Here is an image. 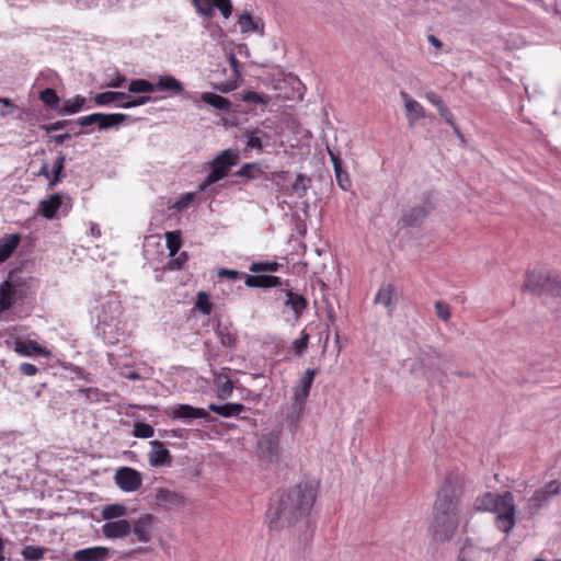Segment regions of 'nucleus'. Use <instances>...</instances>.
<instances>
[{"label": "nucleus", "mask_w": 561, "mask_h": 561, "mask_svg": "<svg viewBox=\"0 0 561 561\" xmlns=\"http://www.w3.org/2000/svg\"><path fill=\"white\" fill-rule=\"evenodd\" d=\"M317 499L316 488L308 483H298L282 494L276 507L267 512L268 527L271 531H279L285 528L302 530L299 541L307 542L313 533L308 518Z\"/></svg>", "instance_id": "obj_1"}, {"label": "nucleus", "mask_w": 561, "mask_h": 561, "mask_svg": "<svg viewBox=\"0 0 561 561\" xmlns=\"http://www.w3.org/2000/svg\"><path fill=\"white\" fill-rule=\"evenodd\" d=\"M462 489L456 478H447L437 493L433 508V536L440 542L450 540L459 526Z\"/></svg>", "instance_id": "obj_2"}, {"label": "nucleus", "mask_w": 561, "mask_h": 561, "mask_svg": "<svg viewBox=\"0 0 561 561\" xmlns=\"http://www.w3.org/2000/svg\"><path fill=\"white\" fill-rule=\"evenodd\" d=\"M30 294V282L22 276L11 274L0 284V313L22 305Z\"/></svg>", "instance_id": "obj_3"}, {"label": "nucleus", "mask_w": 561, "mask_h": 561, "mask_svg": "<svg viewBox=\"0 0 561 561\" xmlns=\"http://www.w3.org/2000/svg\"><path fill=\"white\" fill-rule=\"evenodd\" d=\"M492 513L495 514L494 525L505 535L504 541H506L517 522L516 504L513 493L505 491L499 494Z\"/></svg>", "instance_id": "obj_4"}, {"label": "nucleus", "mask_w": 561, "mask_h": 561, "mask_svg": "<svg viewBox=\"0 0 561 561\" xmlns=\"http://www.w3.org/2000/svg\"><path fill=\"white\" fill-rule=\"evenodd\" d=\"M238 162V154L232 149H226L210 162V172L198 185V192H207L216 182L229 174L231 167Z\"/></svg>", "instance_id": "obj_5"}, {"label": "nucleus", "mask_w": 561, "mask_h": 561, "mask_svg": "<svg viewBox=\"0 0 561 561\" xmlns=\"http://www.w3.org/2000/svg\"><path fill=\"white\" fill-rule=\"evenodd\" d=\"M561 494V482L551 480L545 485L536 489L525 501V511L528 515L535 516L541 510L547 508L552 501Z\"/></svg>", "instance_id": "obj_6"}, {"label": "nucleus", "mask_w": 561, "mask_h": 561, "mask_svg": "<svg viewBox=\"0 0 561 561\" xmlns=\"http://www.w3.org/2000/svg\"><path fill=\"white\" fill-rule=\"evenodd\" d=\"M524 290L561 297V280L558 276L543 275L533 271L527 274Z\"/></svg>", "instance_id": "obj_7"}, {"label": "nucleus", "mask_w": 561, "mask_h": 561, "mask_svg": "<svg viewBox=\"0 0 561 561\" xmlns=\"http://www.w3.org/2000/svg\"><path fill=\"white\" fill-rule=\"evenodd\" d=\"M98 330L105 343L111 345L125 341L129 332L128 325L122 317L114 319L105 313L100 314Z\"/></svg>", "instance_id": "obj_8"}, {"label": "nucleus", "mask_w": 561, "mask_h": 561, "mask_svg": "<svg viewBox=\"0 0 561 561\" xmlns=\"http://www.w3.org/2000/svg\"><path fill=\"white\" fill-rule=\"evenodd\" d=\"M317 375L316 369L308 368L304 376L299 379L298 383L294 387L293 393V413H295V421L299 420L300 413L304 410L307 398L309 397L310 388Z\"/></svg>", "instance_id": "obj_9"}, {"label": "nucleus", "mask_w": 561, "mask_h": 561, "mask_svg": "<svg viewBox=\"0 0 561 561\" xmlns=\"http://www.w3.org/2000/svg\"><path fill=\"white\" fill-rule=\"evenodd\" d=\"M279 433L263 434L257 442L259 457L267 462H277L280 456Z\"/></svg>", "instance_id": "obj_10"}, {"label": "nucleus", "mask_w": 561, "mask_h": 561, "mask_svg": "<svg viewBox=\"0 0 561 561\" xmlns=\"http://www.w3.org/2000/svg\"><path fill=\"white\" fill-rule=\"evenodd\" d=\"M196 13L201 16L211 18L218 9L222 18L228 19L232 13L231 0H191Z\"/></svg>", "instance_id": "obj_11"}, {"label": "nucleus", "mask_w": 561, "mask_h": 561, "mask_svg": "<svg viewBox=\"0 0 561 561\" xmlns=\"http://www.w3.org/2000/svg\"><path fill=\"white\" fill-rule=\"evenodd\" d=\"M115 483L124 492H135L142 484V477L136 469L122 467L115 472Z\"/></svg>", "instance_id": "obj_12"}, {"label": "nucleus", "mask_w": 561, "mask_h": 561, "mask_svg": "<svg viewBox=\"0 0 561 561\" xmlns=\"http://www.w3.org/2000/svg\"><path fill=\"white\" fill-rule=\"evenodd\" d=\"M70 198L64 197L59 193L50 195L47 199L41 202V214L46 219L56 218V214L59 209H62L64 214H67L70 209Z\"/></svg>", "instance_id": "obj_13"}, {"label": "nucleus", "mask_w": 561, "mask_h": 561, "mask_svg": "<svg viewBox=\"0 0 561 561\" xmlns=\"http://www.w3.org/2000/svg\"><path fill=\"white\" fill-rule=\"evenodd\" d=\"M154 516L151 514H144L135 519L131 524V531L135 539L141 543H148L151 540Z\"/></svg>", "instance_id": "obj_14"}, {"label": "nucleus", "mask_w": 561, "mask_h": 561, "mask_svg": "<svg viewBox=\"0 0 561 561\" xmlns=\"http://www.w3.org/2000/svg\"><path fill=\"white\" fill-rule=\"evenodd\" d=\"M171 417L176 420H183L190 422L195 419H202L205 421H211L210 414L201 408H194L188 404H179L174 407L170 412Z\"/></svg>", "instance_id": "obj_15"}, {"label": "nucleus", "mask_w": 561, "mask_h": 561, "mask_svg": "<svg viewBox=\"0 0 561 561\" xmlns=\"http://www.w3.org/2000/svg\"><path fill=\"white\" fill-rule=\"evenodd\" d=\"M98 321H100V314H106L111 318H121L123 314V307L121 300L116 294H111L103 298L100 304L94 308Z\"/></svg>", "instance_id": "obj_16"}, {"label": "nucleus", "mask_w": 561, "mask_h": 561, "mask_svg": "<svg viewBox=\"0 0 561 561\" xmlns=\"http://www.w3.org/2000/svg\"><path fill=\"white\" fill-rule=\"evenodd\" d=\"M156 501L158 506L165 510H180L185 505V497L181 493L168 489H160Z\"/></svg>", "instance_id": "obj_17"}, {"label": "nucleus", "mask_w": 561, "mask_h": 561, "mask_svg": "<svg viewBox=\"0 0 561 561\" xmlns=\"http://www.w3.org/2000/svg\"><path fill=\"white\" fill-rule=\"evenodd\" d=\"M151 450L148 455V460L151 467L170 466L172 456L170 451L164 448L163 443L160 440L150 442Z\"/></svg>", "instance_id": "obj_18"}, {"label": "nucleus", "mask_w": 561, "mask_h": 561, "mask_svg": "<svg viewBox=\"0 0 561 561\" xmlns=\"http://www.w3.org/2000/svg\"><path fill=\"white\" fill-rule=\"evenodd\" d=\"M131 531V524L127 519H118L107 522L102 526V533L105 538L118 539L124 538Z\"/></svg>", "instance_id": "obj_19"}, {"label": "nucleus", "mask_w": 561, "mask_h": 561, "mask_svg": "<svg viewBox=\"0 0 561 561\" xmlns=\"http://www.w3.org/2000/svg\"><path fill=\"white\" fill-rule=\"evenodd\" d=\"M110 549L106 547H89L73 552V561H105Z\"/></svg>", "instance_id": "obj_20"}, {"label": "nucleus", "mask_w": 561, "mask_h": 561, "mask_svg": "<svg viewBox=\"0 0 561 561\" xmlns=\"http://www.w3.org/2000/svg\"><path fill=\"white\" fill-rule=\"evenodd\" d=\"M228 373L229 368H222L220 371L214 373V385L220 399L229 398L233 391V385Z\"/></svg>", "instance_id": "obj_21"}, {"label": "nucleus", "mask_w": 561, "mask_h": 561, "mask_svg": "<svg viewBox=\"0 0 561 561\" xmlns=\"http://www.w3.org/2000/svg\"><path fill=\"white\" fill-rule=\"evenodd\" d=\"M15 353L23 357H31L34 353L48 358L51 356V352L46 347L41 346L38 343L32 340H21L15 343Z\"/></svg>", "instance_id": "obj_22"}, {"label": "nucleus", "mask_w": 561, "mask_h": 561, "mask_svg": "<svg viewBox=\"0 0 561 561\" xmlns=\"http://www.w3.org/2000/svg\"><path fill=\"white\" fill-rule=\"evenodd\" d=\"M400 96L404 102L409 125L413 126L419 119L425 116L424 108L417 101L411 99L407 92L401 91Z\"/></svg>", "instance_id": "obj_23"}, {"label": "nucleus", "mask_w": 561, "mask_h": 561, "mask_svg": "<svg viewBox=\"0 0 561 561\" xmlns=\"http://www.w3.org/2000/svg\"><path fill=\"white\" fill-rule=\"evenodd\" d=\"M425 99L431 104L436 106V108H437L439 115L442 116V118L451 126V128L454 129V131L456 134L460 135L459 128H458V126L454 122V115L449 111V108L445 105L443 100L435 92H427L425 94Z\"/></svg>", "instance_id": "obj_24"}, {"label": "nucleus", "mask_w": 561, "mask_h": 561, "mask_svg": "<svg viewBox=\"0 0 561 561\" xmlns=\"http://www.w3.org/2000/svg\"><path fill=\"white\" fill-rule=\"evenodd\" d=\"M238 24L243 34L257 33L263 35L264 23L261 19H254L250 12H243L239 15Z\"/></svg>", "instance_id": "obj_25"}, {"label": "nucleus", "mask_w": 561, "mask_h": 561, "mask_svg": "<svg viewBox=\"0 0 561 561\" xmlns=\"http://www.w3.org/2000/svg\"><path fill=\"white\" fill-rule=\"evenodd\" d=\"M285 306L294 312L296 319H299L308 307L307 299L291 289L285 290Z\"/></svg>", "instance_id": "obj_26"}, {"label": "nucleus", "mask_w": 561, "mask_h": 561, "mask_svg": "<svg viewBox=\"0 0 561 561\" xmlns=\"http://www.w3.org/2000/svg\"><path fill=\"white\" fill-rule=\"evenodd\" d=\"M431 209V204L425 202L422 205L415 206L405 211L401 221L404 226H416L422 221L423 218L426 217Z\"/></svg>", "instance_id": "obj_27"}, {"label": "nucleus", "mask_w": 561, "mask_h": 561, "mask_svg": "<svg viewBox=\"0 0 561 561\" xmlns=\"http://www.w3.org/2000/svg\"><path fill=\"white\" fill-rule=\"evenodd\" d=\"M154 85V92H172L174 94H180L184 91V87L180 80H178L175 77L167 75V76H159V79Z\"/></svg>", "instance_id": "obj_28"}, {"label": "nucleus", "mask_w": 561, "mask_h": 561, "mask_svg": "<svg viewBox=\"0 0 561 561\" xmlns=\"http://www.w3.org/2000/svg\"><path fill=\"white\" fill-rule=\"evenodd\" d=\"M244 139L247 149L250 150H261L270 142V136L259 128L248 131L244 135Z\"/></svg>", "instance_id": "obj_29"}, {"label": "nucleus", "mask_w": 561, "mask_h": 561, "mask_svg": "<svg viewBox=\"0 0 561 561\" xmlns=\"http://www.w3.org/2000/svg\"><path fill=\"white\" fill-rule=\"evenodd\" d=\"M20 241L21 237L18 233L7 234L0 239V264L12 255Z\"/></svg>", "instance_id": "obj_30"}, {"label": "nucleus", "mask_w": 561, "mask_h": 561, "mask_svg": "<svg viewBox=\"0 0 561 561\" xmlns=\"http://www.w3.org/2000/svg\"><path fill=\"white\" fill-rule=\"evenodd\" d=\"M127 99H129V95L125 92L119 91H106L102 93H98L94 96V102L99 106H107L112 103H124Z\"/></svg>", "instance_id": "obj_31"}, {"label": "nucleus", "mask_w": 561, "mask_h": 561, "mask_svg": "<svg viewBox=\"0 0 561 561\" xmlns=\"http://www.w3.org/2000/svg\"><path fill=\"white\" fill-rule=\"evenodd\" d=\"M208 409L220 415V416H224V417H231V416H237L239 415L241 412H243L245 410V407L241 403H225V404H215V403H210L208 405Z\"/></svg>", "instance_id": "obj_32"}, {"label": "nucleus", "mask_w": 561, "mask_h": 561, "mask_svg": "<svg viewBox=\"0 0 561 561\" xmlns=\"http://www.w3.org/2000/svg\"><path fill=\"white\" fill-rule=\"evenodd\" d=\"M85 98L79 94L71 99H68L60 106L59 114L73 115L79 113L82 108H90V106H85Z\"/></svg>", "instance_id": "obj_33"}, {"label": "nucleus", "mask_w": 561, "mask_h": 561, "mask_svg": "<svg viewBox=\"0 0 561 561\" xmlns=\"http://www.w3.org/2000/svg\"><path fill=\"white\" fill-rule=\"evenodd\" d=\"M201 100L204 103H206L217 110H220V111H229V108L231 106V102L227 98L221 96L216 93H211V92L202 93Z\"/></svg>", "instance_id": "obj_34"}, {"label": "nucleus", "mask_w": 561, "mask_h": 561, "mask_svg": "<svg viewBox=\"0 0 561 561\" xmlns=\"http://www.w3.org/2000/svg\"><path fill=\"white\" fill-rule=\"evenodd\" d=\"M499 494L485 492L474 500V510L478 512H491L494 508Z\"/></svg>", "instance_id": "obj_35"}, {"label": "nucleus", "mask_w": 561, "mask_h": 561, "mask_svg": "<svg viewBox=\"0 0 561 561\" xmlns=\"http://www.w3.org/2000/svg\"><path fill=\"white\" fill-rule=\"evenodd\" d=\"M127 115L121 113L114 114H104L103 117L99 119V129L106 130L113 127H117L125 122Z\"/></svg>", "instance_id": "obj_36"}, {"label": "nucleus", "mask_w": 561, "mask_h": 561, "mask_svg": "<svg viewBox=\"0 0 561 561\" xmlns=\"http://www.w3.org/2000/svg\"><path fill=\"white\" fill-rule=\"evenodd\" d=\"M393 294H394L393 286H391V285L383 286L377 291V294L375 296V302L382 305L385 308H387L391 311L392 307H393V304H392Z\"/></svg>", "instance_id": "obj_37"}, {"label": "nucleus", "mask_w": 561, "mask_h": 561, "mask_svg": "<svg viewBox=\"0 0 561 561\" xmlns=\"http://www.w3.org/2000/svg\"><path fill=\"white\" fill-rule=\"evenodd\" d=\"M311 180L301 173L297 174L295 182L290 187V195H296L297 197H304L307 194V191L310 186Z\"/></svg>", "instance_id": "obj_38"}, {"label": "nucleus", "mask_w": 561, "mask_h": 561, "mask_svg": "<svg viewBox=\"0 0 561 561\" xmlns=\"http://www.w3.org/2000/svg\"><path fill=\"white\" fill-rule=\"evenodd\" d=\"M39 100L48 107L53 110L60 108V99L57 92L51 88H46L39 92Z\"/></svg>", "instance_id": "obj_39"}, {"label": "nucleus", "mask_w": 561, "mask_h": 561, "mask_svg": "<svg viewBox=\"0 0 561 561\" xmlns=\"http://www.w3.org/2000/svg\"><path fill=\"white\" fill-rule=\"evenodd\" d=\"M128 91L131 93H152L154 85L146 79H133L128 83Z\"/></svg>", "instance_id": "obj_40"}, {"label": "nucleus", "mask_w": 561, "mask_h": 561, "mask_svg": "<svg viewBox=\"0 0 561 561\" xmlns=\"http://www.w3.org/2000/svg\"><path fill=\"white\" fill-rule=\"evenodd\" d=\"M126 511V507L122 504H110L103 507L101 515L104 520H111L125 516Z\"/></svg>", "instance_id": "obj_41"}, {"label": "nucleus", "mask_w": 561, "mask_h": 561, "mask_svg": "<svg viewBox=\"0 0 561 561\" xmlns=\"http://www.w3.org/2000/svg\"><path fill=\"white\" fill-rule=\"evenodd\" d=\"M242 101L265 107L270 104L271 96L255 91H248L243 94Z\"/></svg>", "instance_id": "obj_42"}, {"label": "nucleus", "mask_w": 561, "mask_h": 561, "mask_svg": "<svg viewBox=\"0 0 561 561\" xmlns=\"http://www.w3.org/2000/svg\"><path fill=\"white\" fill-rule=\"evenodd\" d=\"M167 248L170 256H175L181 248V233L180 231H169L165 233Z\"/></svg>", "instance_id": "obj_43"}, {"label": "nucleus", "mask_w": 561, "mask_h": 561, "mask_svg": "<svg viewBox=\"0 0 561 561\" xmlns=\"http://www.w3.org/2000/svg\"><path fill=\"white\" fill-rule=\"evenodd\" d=\"M237 174L241 178H247L249 180H255V179H259L263 174V171L256 163H245L239 169Z\"/></svg>", "instance_id": "obj_44"}, {"label": "nucleus", "mask_w": 561, "mask_h": 561, "mask_svg": "<svg viewBox=\"0 0 561 561\" xmlns=\"http://www.w3.org/2000/svg\"><path fill=\"white\" fill-rule=\"evenodd\" d=\"M65 162H66V157L60 153L55 163H54V167H53V179L49 181V185L50 186H54L56 185L57 183H59L64 175H62V171L65 169Z\"/></svg>", "instance_id": "obj_45"}, {"label": "nucleus", "mask_w": 561, "mask_h": 561, "mask_svg": "<svg viewBox=\"0 0 561 561\" xmlns=\"http://www.w3.org/2000/svg\"><path fill=\"white\" fill-rule=\"evenodd\" d=\"M79 393L84 396L88 403L102 402L106 397V394L98 388H81L79 389Z\"/></svg>", "instance_id": "obj_46"}, {"label": "nucleus", "mask_w": 561, "mask_h": 561, "mask_svg": "<svg viewBox=\"0 0 561 561\" xmlns=\"http://www.w3.org/2000/svg\"><path fill=\"white\" fill-rule=\"evenodd\" d=\"M154 434V428L145 422H136L133 428V435L137 438H150Z\"/></svg>", "instance_id": "obj_47"}, {"label": "nucleus", "mask_w": 561, "mask_h": 561, "mask_svg": "<svg viewBox=\"0 0 561 561\" xmlns=\"http://www.w3.org/2000/svg\"><path fill=\"white\" fill-rule=\"evenodd\" d=\"M45 549L36 546H26L21 554L27 561H39L44 558Z\"/></svg>", "instance_id": "obj_48"}, {"label": "nucleus", "mask_w": 561, "mask_h": 561, "mask_svg": "<svg viewBox=\"0 0 561 561\" xmlns=\"http://www.w3.org/2000/svg\"><path fill=\"white\" fill-rule=\"evenodd\" d=\"M280 265L276 261H267V262H253L249 270L253 273L259 272H277Z\"/></svg>", "instance_id": "obj_49"}, {"label": "nucleus", "mask_w": 561, "mask_h": 561, "mask_svg": "<svg viewBox=\"0 0 561 561\" xmlns=\"http://www.w3.org/2000/svg\"><path fill=\"white\" fill-rule=\"evenodd\" d=\"M217 335L224 346L231 347L236 343L234 334L227 327L218 325Z\"/></svg>", "instance_id": "obj_50"}, {"label": "nucleus", "mask_w": 561, "mask_h": 561, "mask_svg": "<svg viewBox=\"0 0 561 561\" xmlns=\"http://www.w3.org/2000/svg\"><path fill=\"white\" fill-rule=\"evenodd\" d=\"M188 260V255L186 252H181L175 256H171L170 261L167 263L165 268L170 271H176L184 267Z\"/></svg>", "instance_id": "obj_51"}, {"label": "nucleus", "mask_w": 561, "mask_h": 561, "mask_svg": "<svg viewBox=\"0 0 561 561\" xmlns=\"http://www.w3.org/2000/svg\"><path fill=\"white\" fill-rule=\"evenodd\" d=\"M196 193L188 192L183 194L174 204L173 208L178 211L186 209L195 199Z\"/></svg>", "instance_id": "obj_52"}, {"label": "nucleus", "mask_w": 561, "mask_h": 561, "mask_svg": "<svg viewBox=\"0 0 561 561\" xmlns=\"http://www.w3.org/2000/svg\"><path fill=\"white\" fill-rule=\"evenodd\" d=\"M196 308L204 314H209L211 312L213 304L209 301L206 293H198Z\"/></svg>", "instance_id": "obj_53"}, {"label": "nucleus", "mask_w": 561, "mask_h": 561, "mask_svg": "<svg viewBox=\"0 0 561 561\" xmlns=\"http://www.w3.org/2000/svg\"><path fill=\"white\" fill-rule=\"evenodd\" d=\"M435 307V313L437 318L444 322H447L450 319V308L447 304L444 301L437 300L434 304Z\"/></svg>", "instance_id": "obj_54"}, {"label": "nucleus", "mask_w": 561, "mask_h": 561, "mask_svg": "<svg viewBox=\"0 0 561 561\" xmlns=\"http://www.w3.org/2000/svg\"><path fill=\"white\" fill-rule=\"evenodd\" d=\"M334 173L337 185L343 191H347L352 185L348 173L344 171L343 168L335 170Z\"/></svg>", "instance_id": "obj_55"}, {"label": "nucleus", "mask_w": 561, "mask_h": 561, "mask_svg": "<svg viewBox=\"0 0 561 561\" xmlns=\"http://www.w3.org/2000/svg\"><path fill=\"white\" fill-rule=\"evenodd\" d=\"M103 117V113H92L87 116L79 117L75 123L81 127H88L92 124L99 125V119Z\"/></svg>", "instance_id": "obj_56"}, {"label": "nucleus", "mask_w": 561, "mask_h": 561, "mask_svg": "<svg viewBox=\"0 0 561 561\" xmlns=\"http://www.w3.org/2000/svg\"><path fill=\"white\" fill-rule=\"evenodd\" d=\"M260 288H273L282 285V279L274 275H261Z\"/></svg>", "instance_id": "obj_57"}, {"label": "nucleus", "mask_w": 561, "mask_h": 561, "mask_svg": "<svg viewBox=\"0 0 561 561\" xmlns=\"http://www.w3.org/2000/svg\"><path fill=\"white\" fill-rule=\"evenodd\" d=\"M151 101L150 96H138L135 99H127L124 103L121 104L123 108H133L137 106L145 105Z\"/></svg>", "instance_id": "obj_58"}, {"label": "nucleus", "mask_w": 561, "mask_h": 561, "mask_svg": "<svg viewBox=\"0 0 561 561\" xmlns=\"http://www.w3.org/2000/svg\"><path fill=\"white\" fill-rule=\"evenodd\" d=\"M15 110V105L8 98H0V115L2 117L9 116Z\"/></svg>", "instance_id": "obj_59"}, {"label": "nucleus", "mask_w": 561, "mask_h": 561, "mask_svg": "<svg viewBox=\"0 0 561 561\" xmlns=\"http://www.w3.org/2000/svg\"><path fill=\"white\" fill-rule=\"evenodd\" d=\"M308 339L309 335L302 332V335L293 342V348L297 354H301L307 348Z\"/></svg>", "instance_id": "obj_60"}, {"label": "nucleus", "mask_w": 561, "mask_h": 561, "mask_svg": "<svg viewBox=\"0 0 561 561\" xmlns=\"http://www.w3.org/2000/svg\"><path fill=\"white\" fill-rule=\"evenodd\" d=\"M19 371L26 377L35 376L38 373V368L30 363H22L19 366Z\"/></svg>", "instance_id": "obj_61"}, {"label": "nucleus", "mask_w": 561, "mask_h": 561, "mask_svg": "<svg viewBox=\"0 0 561 561\" xmlns=\"http://www.w3.org/2000/svg\"><path fill=\"white\" fill-rule=\"evenodd\" d=\"M71 122L70 121H56L49 125H44L43 128L46 133H53L67 127Z\"/></svg>", "instance_id": "obj_62"}, {"label": "nucleus", "mask_w": 561, "mask_h": 561, "mask_svg": "<svg viewBox=\"0 0 561 561\" xmlns=\"http://www.w3.org/2000/svg\"><path fill=\"white\" fill-rule=\"evenodd\" d=\"M127 81V78L125 76H122V75H116L114 78H112L108 82H107V87L110 88H122L125 82Z\"/></svg>", "instance_id": "obj_63"}, {"label": "nucleus", "mask_w": 561, "mask_h": 561, "mask_svg": "<svg viewBox=\"0 0 561 561\" xmlns=\"http://www.w3.org/2000/svg\"><path fill=\"white\" fill-rule=\"evenodd\" d=\"M261 275H248L244 279L245 286L250 288H260Z\"/></svg>", "instance_id": "obj_64"}]
</instances>
